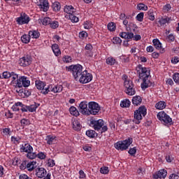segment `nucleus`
Instances as JSON below:
<instances>
[{"label":"nucleus","mask_w":179,"mask_h":179,"mask_svg":"<svg viewBox=\"0 0 179 179\" xmlns=\"http://www.w3.org/2000/svg\"><path fill=\"white\" fill-rule=\"evenodd\" d=\"M90 127H92V128L94 129L95 131H100L101 134L106 132L108 129L107 126H104V121L101 119L98 120L91 119L90 122Z\"/></svg>","instance_id":"f257e3e1"},{"label":"nucleus","mask_w":179,"mask_h":179,"mask_svg":"<svg viewBox=\"0 0 179 179\" xmlns=\"http://www.w3.org/2000/svg\"><path fill=\"white\" fill-rule=\"evenodd\" d=\"M122 79L124 81V86L126 88V93L128 96H134L136 91H135V88H134V83L131 80H128L127 75H123Z\"/></svg>","instance_id":"f03ea898"},{"label":"nucleus","mask_w":179,"mask_h":179,"mask_svg":"<svg viewBox=\"0 0 179 179\" xmlns=\"http://www.w3.org/2000/svg\"><path fill=\"white\" fill-rule=\"evenodd\" d=\"M69 72H71L73 78L76 80L79 79L82 73H83V66L80 64L71 65L66 67Z\"/></svg>","instance_id":"7ed1b4c3"},{"label":"nucleus","mask_w":179,"mask_h":179,"mask_svg":"<svg viewBox=\"0 0 179 179\" xmlns=\"http://www.w3.org/2000/svg\"><path fill=\"white\" fill-rule=\"evenodd\" d=\"M134 142V138L132 137H129L124 141H120L115 144V148L117 150H127Z\"/></svg>","instance_id":"20e7f679"},{"label":"nucleus","mask_w":179,"mask_h":179,"mask_svg":"<svg viewBox=\"0 0 179 179\" xmlns=\"http://www.w3.org/2000/svg\"><path fill=\"white\" fill-rule=\"evenodd\" d=\"M148 110L145 106H141L138 110L134 112V119L133 122L135 124H141V120H142V115L145 117L148 114Z\"/></svg>","instance_id":"39448f33"},{"label":"nucleus","mask_w":179,"mask_h":179,"mask_svg":"<svg viewBox=\"0 0 179 179\" xmlns=\"http://www.w3.org/2000/svg\"><path fill=\"white\" fill-rule=\"evenodd\" d=\"M136 71L140 79L149 78V76H150V69L145 67L142 64H138L136 67Z\"/></svg>","instance_id":"423d86ee"},{"label":"nucleus","mask_w":179,"mask_h":179,"mask_svg":"<svg viewBox=\"0 0 179 179\" xmlns=\"http://www.w3.org/2000/svg\"><path fill=\"white\" fill-rule=\"evenodd\" d=\"M157 117L164 125H173V119L164 111L158 113Z\"/></svg>","instance_id":"0eeeda50"},{"label":"nucleus","mask_w":179,"mask_h":179,"mask_svg":"<svg viewBox=\"0 0 179 179\" xmlns=\"http://www.w3.org/2000/svg\"><path fill=\"white\" fill-rule=\"evenodd\" d=\"M88 108L87 115H97L101 108L96 102L90 101L88 103Z\"/></svg>","instance_id":"6e6552de"},{"label":"nucleus","mask_w":179,"mask_h":179,"mask_svg":"<svg viewBox=\"0 0 179 179\" xmlns=\"http://www.w3.org/2000/svg\"><path fill=\"white\" fill-rule=\"evenodd\" d=\"M30 86V80L29 78L24 76H21L19 77L18 80L15 83V87H29Z\"/></svg>","instance_id":"1a4fd4ad"},{"label":"nucleus","mask_w":179,"mask_h":179,"mask_svg":"<svg viewBox=\"0 0 179 179\" xmlns=\"http://www.w3.org/2000/svg\"><path fill=\"white\" fill-rule=\"evenodd\" d=\"M78 79L80 83H89L90 82H92V80H93V75L87 72V70H85L83 71L81 76H80V78Z\"/></svg>","instance_id":"9d476101"},{"label":"nucleus","mask_w":179,"mask_h":179,"mask_svg":"<svg viewBox=\"0 0 179 179\" xmlns=\"http://www.w3.org/2000/svg\"><path fill=\"white\" fill-rule=\"evenodd\" d=\"M64 89L62 85H48V87H45V90L43 92V94H48L50 92H52V93H61Z\"/></svg>","instance_id":"9b49d317"},{"label":"nucleus","mask_w":179,"mask_h":179,"mask_svg":"<svg viewBox=\"0 0 179 179\" xmlns=\"http://www.w3.org/2000/svg\"><path fill=\"white\" fill-rule=\"evenodd\" d=\"M15 20L20 26H22L23 24H29L31 19L26 13H21L20 16L17 17Z\"/></svg>","instance_id":"f8f14e48"},{"label":"nucleus","mask_w":179,"mask_h":179,"mask_svg":"<svg viewBox=\"0 0 179 179\" xmlns=\"http://www.w3.org/2000/svg\"><path fill=\"white\" fill-rule=\"evenodd\" d=\"M39 106L40 104L36 102L29 106L23 104V108H21V110L22 113H27V111H29V113H34V111H36Z\"/></svg>","instance_id":"ddd939ff"},{"label":"nucleus","mask_w":179,"mask_h":179,"mask_svg":"<svg viewBox=\"0 0 179 179\" xmlns=\"http://www.w3.org/2000/svg\"><path fill=\"white\" fill-rule=\"evenodd\" d=\"M31 64V59L29 56H24L19 60V64L20 66H29Z\"/></svg>","instance_id":"4468645a"},{"label":"nucleus","mask_w":179,"mask_h":179,"mask_svg":"<svg viewBox=\"0 0 179 179\" xmlns=\"http://www.w3.org/2000/svg\"><path fill=\"white\" fill-rule=\"evenodd\" d=\"M38 6L39 9L43 12H47L48 9H50V3L47 0H39V4H38Z\"/></svg>","instance_id":"2eb2a0df"},{"label":"nucleus","mask_w":179,"mask_h":179,"mask_svg":"<svg viewBox=\"0 0 179 179\" xmlns=\"http://www.w3.org/2000/svg\"><path fill=\"white\" fill-rule=\"evenodd\" d=\"M87 106H89V103H87V101H82L79 104L80 112L83 115H87V112L89 111V109L87 108Z\"/></svg>","instance_id":"dca6fc26"},{"label":"nucleus","mask_w":179,"mask_h":179,"mask_svg":"<svg viewBox=\"0 0 179 179\" xmlns=\"http://www.w3.org/2000/svg\"><path fill=\"white\" fill-rule=\"evenodd\" d=\"M171 22V18L167 16H164L162 17L158 18L157 23L158 27H162V26H164L166 23H170Z\"/></svg>","instance_id":"f3484780"},{"label":"nucleus","mask_w":179,"mask_h":179,"mask_svg":"<svg viewBox=\"0 0 179 179\" xmlns=\"http://www.w3.org/2000/svg\"><path fill=\"white\" fill-rule=\"evenodd\" d=\"M45 174H47V170L44 168H36L35 170V175L38 178H43L45 177Z\"/></svg>","instance_id":"a211bd4d"},{"label":"nucleus","mask_w":179,"mask_h":179,"mask_svg":"<svg viewBox=\"0 0 179 179\" xmlns=\"http://www.w3.org/2000/svg\"><path fill=\"white\" fill-rule=\"evenodd\" d=\"M166 176H167V171L164 169H161L157 173L153 175V178L162 179V178H166Z\"/></svg>","instance_id":"6ab92c4d"},{"label":"nucleus","mask_w":179,"mask_h":179,"mask_svg":"<svg viewBox=\"0 0 179 179\" xmlns=\"http://www.w3.org/2000/svg\"><path fill=\"white\" fill-rule=\"evenodd\" d=\"M45 82H43L40 80H36L35 81V85H36V89H38V90H41V93H42L43 94V92H44V90H45Z\"/></svg>","instance_id":"aec40b11"},{"label":"nucleus","mask_w":179,"mask_h":179,"mask_svg":"<svg viewBox=\"0 0 179 179\" xmlns=\"http://www.w3.org/2000/svg\"><path fill=\"white\" fill-rule=\"evenodd\" d=\"M143 80V83H141V89L143 90H145L148 87H150L152 86V83L149 80V78H141Z\"/></svg>","instance_id":"412c9836"},{"label":"nucleus","mask_w":179,"mask_h":179,"mask_svg":"<svg viewBox=\"0 0 179 179\" xmlns=\"http://www.w3.org/2000/svg\"><path fill=\"white\" fill-rule=\"evenodd\" d=\"M20 152H24L25 153L33 152V147L29 143L22 144L20 147Z\"/></svg>","instance_id":"4be33fe9"},{"label":"nucleus","mask_w":179,"mask_h":179,"mask_svg":"<svg viewBox=\"0 0 179 179\" xmlns=\"http://www.w3.org/2000/svg\"><path fill=\"white\" fill-rule=\"evenodd\" d=\"M123 24L127 31H131V27H132V26L134 29H138V26H136V24L132 22H129L128 20L125 19L123 20Z\"/></svg>","instance_id":"5701e85b"},{"label":"nucleus","mask_w":179,"mask_h":179,"mask_svg":"<svg viewBox=\"0 0 179 179\" xmlns=\"http://www.w3.org/2000/svg\"><path fill=\"white\" fill-rule=\"evenodd\" d=\"M45 141L48 145H54V143H57V136L52 135L47 136Z\"/></svg>","instance_id":"b1692460"},{"label":"nucleus","mask_w":179,"mask_h":179,"mask_svg":"<svg viewBox=\"0 0 179 179\" xmlns=\"http://www.w3.org/2000/svg\"><path fill=\"white\" fill-rule=\"evenodd\" d=\"M64 12L67 13L66 15H73L76 12V10L72 6H64Z\"/></svg>","instance_id":"393cba45"},{"label":"nucleus","mask_w":179,"mask_h":179,"mask_svg":"<svg viewBox=\"0 0 179 179\" xmlns=\"http://www.w3.org/2000/svg\"><path fill=\"white\" fill-rule=\"evenodd\" d=\"M155 15H156V10L154 8H150L147 13V17L149 20L153 22L155 19Z\"/></svg>","instance_id":"a878e982"},{"label":"nucleus","mask_w":179,"mask_h":179,"mask_svg":"<svg viewBox=\"0 0 179 179\" xmlns=\"http://www.w3.org/2000/svg\"><path fill=\"white\" fill-rule=\"evenodd\" d=\"M72 125L74 131H80V129H82V124H80V122L78 120H73L72 122Z\"/></svg>","instance_id":"bb28decb"},{"label":"nucleus","mask_w":179,"mask_h":179,"mask_svg":"<svg viewBox=\"0 0 179 179\" xmlns=\"http://www.w3.org/2000/svg\"><path fill=\"white\" fill-rule=\"evenodd\" d=\"M52 50L56 57L61 55V50H59V46L58 44L55 43L52 45Z\"/></svg>","instance_id":"cd10ccee"},{"label":"nucleus","mask_w":179,"mask_h":179,"mask_svg":"<svg viewBox=\"0 0 179 179\" xmlns=\"http://www.w3.org/2000/svg\"><path fill=\"white\" fill-rule=\"evenodd\" d=\"M132 103L134 106H139L142 103V97L141 96H135L132 99Z\"/></svg>","instance_id":"c85d7f7f"},{"label":"nucleus","mask_w":179,"mask_h":179,"mask_svg":"<svg viewBox=\"0 0 179 179\" xmlns=\"http://www.w3.org/2000/svg\"><path fill=\"white\" fill-rule=\"evenodd\" d=\"M29 36L31 38H38L40 32L37 30H31L29 31Z\"/></svg>","instance_id":"c756f323"},{"label":"nucleus","mask_w":179,"mask_h":179,"mask_svg":"<svg viewBox=\"0 0 179 179\" xmlns=\"http://www.w3.org/2000/svg\"><path fill=\"white\" fill-rule=\"evenodd\" d=\"M36 164H37L36 162L32 161L29 162H27V170L28 171H33L34 169L36 167Z\"/></svg>","instance_id":"7c9ffc66"},{"label":"nucleus","mask_w":179,"mask_h":179,"mask_svg":"<svg viewBox=\"0 0 179 179\" xmlns=\"http://www.w3.org/2000/svg\"><path fill=\"white\" fill-rule=\"evenodd\" d=\"M10 78L12 80H11V84L15 85V83L16 82V83H17V80H19V75H17V74H16V73L12 71V72H10Z\"/></svg>","instance_id":"2f4dec72"},{"label":"nucleus","mask_w":179,"mask_h":179,"mask_svg":"<svg viewBox=\"0 0 179 179\" xmlns=\"http://www.w3.org/2000/svg\"><path fill=\"white\" fill-rule=\"evenodd\" d=\"M65 17L66 19H69V20H71V22H74V23H78V22H79V18L76 16H75V14H72V15H66Z\"/></svg>","instance_id":"473e14b6"},{"label":"nucleus","mask_w":179,"mask_h":179,"mask_svg":"<svg viewBox=\"0 0 179 179\" xmlns=\"http://www.w3.org/2000/svg\"><path fill=\"white\" fill-rule=\"evenodd\" d=\"M166 102L161 101L155 104V108L157 110H164V108H166Z\"/></svg>","instance_id":"72a5a7b5"},{"label":"nucleus","mask_w":179,"mask_h":179,"mask_svg":"<svg viewBox=\"0 0 179 179\" xmlns=\"http://www.w3.org/2000/svg\"><path fill=\"white\" fill-rule=\"evenodd\" d=\"M69 113L71 115H74V117H78L79 115V111L75 106H71L69 108Z\"/></svg>","instance_id":"f704fd0d"},{"label":"nucleus","mask_w":179,"mask_h":179,"mask_svg":"<svg viewBox=\"0 0 179 179\" xmlns=\"http://www.w3.org/2000/svg\"><path fill=\"white\" fill-rule=\"evenodd\" d=\"M52 8L54 12H59L61 10V3L58 1H55L52 3Z\"/></svg>","instance_id":"c9c22d12"},{"label":"nucleus","mask_w":179,"mask_h":179,"mask_svg":"<svg viewBox=\"0 0 179 179\" xmlns=\"http://www.w3.org/2000/svg\"><path fill=\"white\" fill-rule=\"evenodd\" d=\"M152 43L156 50H162V43L159 39H153Z\"/></svg>","instance_id":"e433bc0d"},{"label":"nucleus","mask_w":179,"mask_h":179,"mask_svg":"<svg viewBox=\"0 0 179 179\" xmlns=\"http://www.w3.org/2000/svg\"><path fill=\"white\" fill-rule=\"evenodd\" d=\"M42 24H43V26H48V24H50L51 23V18L48 17H45L43 18L40 19Z\"/></svg>","instance_id":"4c0bfd02"},{"label":"nucleus","mask_w":179,"mask_h":179,"mask_svg":"<svg viewBox=\"0 0 179 179\" xmlns=\"http://www.w3.org/2000/svg\"><path fill=\"white\" fill-rule=\"evenodd\" d=\"M30 36L27 34H24L21 37V41L24 43V44H29L30 43Z\"/></svg>","instance_id":"58836bf2"},{"label":"nucleus","mask_w":179,"mask_h":179,"mask_svg":"<svg viewBox=\"0 0 179 179\" xmlns=\"http://www.w3.org/2000/svg\"><path fill=\"white\" fill-rule=\"evenodd\" d=\"M19 107L23 108V103L22 102H17L12 106V110L13 111H19Z\"/></svg>","instance_id":"ea45409f"},{"label":"nucleus","mask_w":179,"mask_h":179,"mask_svg":"<svg viewBox=\"0 0 179 179\" xmlns=\"http://www.w3.org/2000/svg\"><path fill=\"white\" fill-rule=\"evenodd\" d=\"M86 135L87 136H88V138H96V136H97V134L94 130H87L86 131Z\"/></svg>","instance_id":"a19ab883"},{"label":"nucleus","mask_w":179,"mask_h":179,"mask_svg":"<svg viewBox=\"0 0 179 179\" xmlns=\"http://www.w3.org/2000/svg\"><path fill=\"white\" fill-rule=\"evenodd\" d=\"M129 106H131V101H129V99L123 100L120 103V106L123 108H127L129 107Z\"/></svg>","instance_id":"79ce46f5"},{"label":"nucleus","mask_w":179,"mask_h":179,"mask_svg":"<svg viewBox=\"0 0 179 179\" xmlns=\"http://www.w3.org/2000/svg\"><path fill=\"white\" fill-rule=\"evenodd\" d=\"M10 78V72L4 71L0 75V79H9Z\"/></svg>","instance_id":"37998d69"},{"label":"nucleus","mask_w":179,"mask_h":179,"mask_svg":"<svg viewBox=\"0 0 179 179\" xmlns=\"http://www.w3.org/2000/svg\"><path fill=\"white\" fill-rule=\"evenodd\" d=\"M49 24L51 29H58L59 27V22L58 21H50Z\"/></svg>","instance_id":"c03bdc74"},{"label":"nucleus","mask_w":179,"mask_h":179,"mask_svg":"<svg viewBox=\"0 0 179 179\" xmlns=\"http://www.w3.org/2000/svg\"><path fill=\"white\" fill-rule=\"evenodd\" d=\"M115 23L114 22H109L108 24V29L109 31H115Z\"/></svg>","instance_id":"a18cd8bd"},{"label":"nucleus","mask_w":179,"mask_h":179,"mask_svg":"<svg viewBox=\"0 0 179 179\" xmlns=\"http://www.w3.org/2000/svg\"><path fill=\"white\" fill-rule=\"evenodd\" d=\"M62 61L65 64H69V62H72V57L69 55H66L62 58Z\"/></svg>","instance_id":"49530a36"},{"label":"nucleus","mask_w":179,"mask_h":179,"mask_svg":"<svg viewBox=\"0 0 179 179\" xmlns=\"http://www.w3.org/2000/svg\"><path fill=\"white\" fill-rule=\"evenodd\" d=\"M106 64L107 65H110L113 66L115 64V59L113 58V57H108L106 59Z\"/></svg>","instance_id":"de8ad7c7"},{"label":"nucleus","mask_w":179,"mask_h":179,"mask_svg":"<svg viewBox=\"0 0 179 179\" xmlns=\"http://www.w3.org/2000/svg\"><path fill=\"white\" fill-rule=\"evenodd\" d=\"M27 157L31 159H36L37 157V154L36 152H29L27 154Z\"/></svg>","instance_id":"09e8293b"},{"label":"nucleus","mask_w":179,"mask_h":179,"mask_svg":"<svg viewBox=\"0 0 179 179\" xmlns=\"http://www.w3.org/2000/svg\"><path fill=\"white\" fill-rule=\"evenodd\" d=\"M137 9H138V10H147L148 6L145 5L144 3H139L137 6Z\"/></svg>","instance_id":"8fccbe9b"},{"label":"nucleus","mask_w":179,"mask_h":179,"mask_svg":"<svg viewBox=\"0 0 179 179\" xmlns=\"http://www.w3.org/2000/svg\"><path fill=\"white\" fill-rule=\"evenodd\" d=\"M84 29H86L87 30H90V29H92V23L90 21H85L83 24Z\"/></svg>","instance_id":"3c124183"},{"label":"nucleus","mask_w":179,"mask_h":179,"mask_svg":"<svg viewBox=\"0 0 179 179\" xmlns=\"http://www.w3.org/2000/svg\"><path fill=\"white\" fill-rule=\"evenodd\" d=\"M110 171L108 170V167L107 166H102L100 169V173L101 174H108V172Z\"/></svg>","instance_id":"603ef678"},{"label":"nucleus","mask_w":179,"mask_h":179,"mask_svg":"<svg viewBox=\"0 0 179 179\" xmlns=\"http://www.w3.org/2000/svg\"><path fill=\"white\" fill-rule=\"evenodd\" d=\"M128 153L130 156H135V155H136V147L130 148Z\"/></svg>","instance_id":"864d4df0"},{"label":"nucleus","mask_w":179,"mask_h":179,"mask_svg":"<svg viewBox=\"0 0 179 179\" xmlns=\"http://www.w3.org/2000/svg\"><path fill=\"white\" fill-rule=\"evenodd\" d=\"M20 122H21L22 127H26L27 125H29V124H30V121H29V120L24 119V118L21 120Z\"/></svg>","instance_id":"5fc2aeb1"},{"label":"nucleus","mask_w":179,"mask_h":179,"mask_svg":"<svg viewBox=\"0 0 179 179\" xmlns=\"http://www.w3.org/2000/svg\"><path fill=\"white\" fill-rule=\"evenodd\" d=\"M113 44H121L122 43V40L120 37H114L113 39Z\"/></svg>","instance_id":"6e6d98bb"},{"label":"nucleus","mask_w":179,"mask_h":179,"mask_svg":"<svg viewBox=\"0 0 179 179\" xmlns=\"http://www.w3.org/2000/svg\"><path fill=\"white\" fill-rule=\"evenodd\" d=\"M173 79L175 83H178V85H179V73H175L173 76Z\"/></svg>","instance_id":"4d7b16f0"},{"label":"nucleus","mask_w":179,"mask_h":179,"mask_svg":"<svg viewBox=\"0 0 179 179\" xmlns=\"http://www.w3.org/2000/svg\"><path fill=\"white\" fill-rule=\"evenodd\" d=\"M36 157H38V159H40L41 160H44V159H45L46 157V155L44 152H41L36 155Z\"/></svg>","instance_id":"13d9d810"},{"label":"nucleus","mask_w":179,"mask_h":179,"mask_svg":"<svg viewBox=\"0 0 179 179\" xmlns=\"http://www.w3.org/2000/svg\"><path fill=\"white\" fill-rule=\"evenodd\" d=\"M20 170H26L27 169V161H23L20 166Z\"/></svg>","instance_id":"bf43d9fd"},{"label":"nucleus","mask_w":179,"mask_h":179,"mask_svg":"<svg viewBox=\"0 0 179 179\" xmlns=\"http://www.w3.org/2000/svg\"><path fill=\"white\" fill-rule=\"evenodd\" d=\"M143 16H144L143 13H138V14L136 15V20H137L138 22H143Z\"/></svg>","instance_id":"052dcab7"},{"label":"nucleus","mask_w":179,"mask_h":179,"mask_svg":"<svg viewBox=\"0 0 179 179\" xmlns=\"http://www.w3.org/2000/svg\"><path fill=\"white\" fill-rule=\"evenodd\" d=\"M79 37L80 38H86L87 37V32L83 31L79 33Z\"/></svg>","instance_id":"680f3d73"},{"label":"nucleus","mask_w":179,"mask_h":179,"mask_svg":"<svg viewBox=\"0 0 179 179\" xmlns=\"http://www.w3.org/2000/svg\"><path fill=\"white\" fill-rule=\"evenodd\" d=\"M3 135H6V136H10V128H4L3 129Z\"/></svg>","instance_id":"e2e57ef3"},{"label":"nucleus","mask_w":179,"mask_h":179,"mask_svg":"<svg viewBox=\"0 0 179 179\" xmlns=\"http://www.w3.org/2000/svg\"><path fill=\"white\" fill-rule=\"evenodd\" d=\"M19 179H32L31 178H30L29 176H27L25 173H22L21 175H20L19 176Z\"/></svg>","instance_id":"0e129e2a"},{"label":"nucleus","mask_w":179,"mask_h":179,"mask_svg":"<svg viewBox=\"0 0 179 179\" xmlns=\"http://www.w3.org/2000/svg\"><path fill=\"white\" fill-rule=\"evenodd\" d=\"M120 59L122 62H124V63L129 62V58L127 56H122L120 57Z\"/></svg>","instance_id":"69168bd1"},{"label":"nucleus","mask_w":179,"mask_h":179,"mask_svg":"<svg viewBox=\"0 0 179 179\" xmlns=\"http://www.w3.org/2000/svg\"><path fill=\"white\" fill-rule=\"evenodd\" d=\"M134 38V33L127 32V40H132Z\"/></svg>","instance_id":"338daca9"},{"label":"nucleus","mask_w":179,"mask_h":179,"mask_svg":"<svg viewBox=\"0 0 179 179\" xmlns=\"http://www.w3.org/2000/svg\"><path fill=\"white\" fill-rule=\"evenodd\" d=\"M169 179H179V176L176 173H172L169 176Z\"/></svg>","instance_id":"774afa93"}]
</instances>
